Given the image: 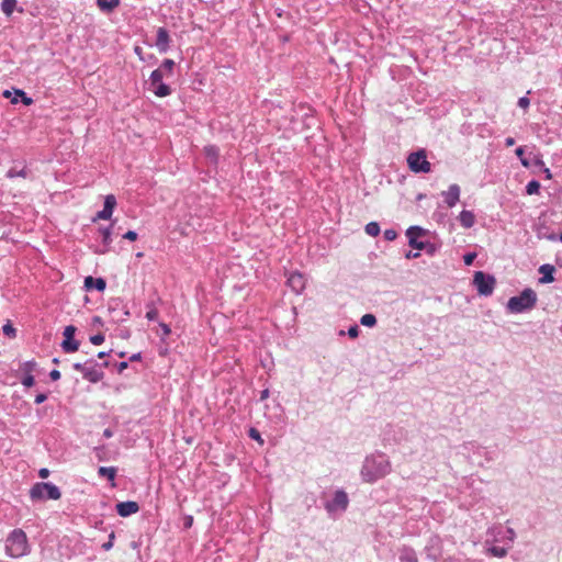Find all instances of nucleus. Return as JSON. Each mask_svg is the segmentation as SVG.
<instances>
[{"label":"nucleus","mask_w":562,"mask_h":562,"mask_svg":"<svg viewBox=\"0 0 562 562\" xmlns=\"http://www.w3.org/2000/svg\"><path fill=\"white\" fill-rule=\"evenodd\" d=\"M269 394H270L269 389H265V390H262V391L260 392V401H265V400H267V398L269 397Z\"/></svg>","instance_id":"58"},{"label":"nucleus","mask_w":562,"mask_h":562,"mask_svg":"<svg viewBox=\"0 0 562 562\" xmlns=\"http://www.w3.org/2000/svg\"><path fill=\"white\" fill-rule=\"evenodd\" d=\"M49 378H50L52 381H57V380L60 379V372L57 369H53L49 372Z\"/></svg>","instance_id":"53"},{"label":"nucleus","mask_w":562,"mask_h":562,"mask_svg":"<svg viewBox=\"0 0 562 562\" xmlns=\"http://www.w3.org/2000/svg\"><path fill=\"white\" fill-rule=\"evenodd\" d=\"M514 144H515V138H513V137H507V138L505 139V146H506V147H510V146H513Z\"/></svg>","instance_id":"60"},{"label":"nucleus","mask_w":562,"mask_h":562,"mask_svg":"<svg viewBox=\"0 0 562 562\" xmlns=\"http://www.w3.org/2000/svg\"><path fill=\"white\" fill-rule=\"evenodd\" d=\"M554 266L550 263H544L539 267V273L542 274V277L539 279V283L547 284L554 281Z\"/></svg>","instance_id":"19"},{"label":"nucleus","mask_w":562,"mask_h":562,"mask_svg":"<svg viewBox=\"0 0 562 562\" xmlns=\"http://www.w3.org/2000/svg\"><path fill=\"white\" fill-rule=\"evenodd\" d=\"M383 237L387 241H393L397 237V232L393 228L385 229L383 233Z\"/></svg>","instance_id":"42"},{"label":"nucleus","mask_w":562,"mask_h":562,"mask_svg":"<svg viewBox=\"0 0 562 562\" xmlns=\"http://www.w3.org/2000/svg\"><path fill=\"white\" fill-rule=\"evenodd\" d=\"M95 3L101 11L110 13L120 5V0H95Z\"/></svg>","instance_id":"24"},{"label":"nucleus","mask_w":562,"mask_h":562,"mask_svg":"<svg viewBox=\"0 0 562 562\" xmlns=\"http://www.w3.org/2000/svg\"><path fill=\"white\" fill-rule=\"evenodd\" d=\"M86 367H87V361H86V362H83V363H81V362H75V363L72 364L74 370L79 371V372H81L82 374L85 373Z\"/></svg>","instance_id":"51"},{"label":"nucleus","mask_w":562,"mask_h":562,"mask_svg":"<svg viewBox=\"0 0 562 562\" xmlns=\"http://www.w3.org/2000/svg\"><path fill=\"white\" fill-rule=\"evenodd\" d=\"M30 171L23 167L22 169L18 170L16 168H11L8 170L7 172V177L8 178H15V177H22V178H26L29 176Z\"/></svg>","instance_id":"30"},{"label":"nucleus","mask_w":562,"mask_h":562,"mask_svg":"<svg viewBox=\"0 0 562 562\" xmlns=\"http://www.w3.org/2000/svg\"><path fill=\"white\" fill-rule=\"evenodd\" d=\"M391 471L392 465L389 457L381 451H375L364 458L360 476L366 483H375L390 474Z\"/></svg>","instance_id":"1"},{"label":"nucleus","mask_w":562,"mask_h":562,"mask_svg":"<svg viewBox=\"0 0 562 562\" xmlns=\"http://www.w3.org/2000/svg\"><path fill=\"white\" fill-rule=\"evenodd\" d=\"M175 65L176 64L172 59L167 58V59H164V61L161 63L159 68H161L162 71L165 70L169 74H172Z\"/></svg>","instance_id":"36"},{"label":"nucleus","mask_w":562,"mask_h":562,"mask_svg":"<svg viewBox=\"0 0 562 562\" xmlns=\"http://www.w3.org/2000/svg\"><path fill=\"white\" fill-rule=\"evenodd\" d=\"M360 324L366 327H373L376 325V317L373 314H364L360 318Z\"/></svg>","instance_id":"29"},{"label":"nucleus","mask_w":562,"mask_h":562,"mask_svg":"<svg viewBox=\"0 0 562 562\" xmlns=\"http://www.w3.org/2000/svg\"><path fill=\"white\" fill-rule=\"evenodd\" d=\"M540 182L537 180H530L526 186V193L529 195L538 194L540 192Z\"/></svg>","instance_id":"32"},{"label":"nucleus","mask_w":562,"mask_h":562,"mask_svg":"<svg viewBox=\"0 0 562 562\" xmlns=\"http://www.w3.org/2000/svg\"><path fill=\"white\" fill-rule=\"evenodd\" d=\"M77 331V327L74 325H68L64 328V340L60 344V347L64 352L72 353L79 349L80 342L75 339V335Z\"/></svg>","instance_id":"10"},{"label":"nucleus","mask_w":562,"mask_h":562,"mask_svg":"<svg viewBox=\"0 0 562 562\" xmlns=\"http://www.w3.org/2000/svg\"><path fill=\"white\" fill-rule=\"evenodd\" d=\"M159 327L161 328L162 330V336H161V340H165V337L170 335L171 333V328L169 325H167L166 323H159Z\"/></svg>","instance_id":"47"},{"label":"nucleus","mask_w":562,"mask_h":562,"mask_svg":"<svg viewBox=\"0 0 562 562\" xmlns=\"http://www.w3.org/2000/svg\"><path fill=\"white\" fill-rule=\"evenodd\" d=\"M488 554L496 558H504L507 555V549L504 547L492 546L487 549Z\"/></svg>","instance_id":"28"},{"label":"nucleus","mask_w":562,"mask_h":562,"mask_svg":"<svg viewBox=\"0 0 562 562\" xmlns=\"http://www.w3.org/2000/svg\"><path fill=\"white\" fill-rule=\"evenodd\" d=\"M359 334H360V328H359V326H358V325H356V324H355V325H351V326L348 328L347 335H348L350 338L355 339V338H357V337L359 336Z\"/></svg>","instance_id":"44"},{"label":"nucleus","mask_w":562,"mask_h":562,"mask_svg":"<svg viewBox=\"0 0 562 562\" xmlns=\"http://www.w3.org/2000/svg\"><path fill=\"white\" fill-rule=\"evenodd\" d=\"M525 151H526L525 147L524 146H519V147L516 148L515 154L520 159V162H521L522 166L529 167V161L524 157Z\"/></svg>","instance_id":"37"},{"label":"nucleus","mask_w":562,"mask_h":562,"mask_svg":"<svg viewBox=\"0 0 562 562\" xmlns=\"http://www.w3.org/2000/svg\"><path fill=\"white\" fill-rule=\"evenodd\" d=\"M537 293L531 288L524 289L519 295L512 296L506 304L508 312L520 314L532 310L537 304Z\"/></svg>","instance_id":"2"},{"label":"nucleus","mask_w":562,"mask_h":562,"mask_svg":"<svg viewBox=\"0 0 562 562\" xmlns=\"http://www.w3.org/2000/svg\"><path fill=\"white\" fill-rule=\"evenodd\" d=\"M439 247L430 241H425L423 249L427 255L434 256L438 251Z\"/></svg>","instance_id":"34"},{"label":"nucleus","mask_w":562,"mask_h":562,"mask_svg":"<svg viewBox=\"0 0 562 562\" xmlns=\"http://www.w3.org/2000/svg\"><path fill=\"white\" fill-rule=\"evenodd\" d=\"M496 279L493 274L484 271H475L473 276V285L477 294L481 296H490L493 294Z\"/></svg>","instance_id":"5"},{"label":"nucleus","mask_w":562,"mask_h":562,"mask_svg":"<svg viewBox=\"0 0 562 562\" xmlns=\"http://www.w3.org/2000/svg\"><path fill=\"white\" fill-rule=\"evenodd\" d=\"M82 378L93 384L103 380L104 372L99 369V362L95 359L90 358L87 360V367Z\"/></svg>","instance_id":"12"},{"label":"nucleus","mask_w":562,"mask_h":562,"mask_svg":"<svg viewBox=\"0 0 562 562\" xmlns=\"http://www.w3.org/2000/svg\"><path fill=\"white\" fill-rule=\"evenodd\" d=\"M30 497L32 501H57L61 497V492L58 486L50 482H36L30 490Z\"/></svg>","instance_id":"4"},{"label":"nucleus","mask_w":562,"mask_h":562,"mask_svg":"<svg viewBox=\"0 0 562 562\" xmlns=\"http://www.w3.org/2000/svg\"><path fill=\"white\" fill-rule=\"evenodd\" d=\"M364 231L369 236L375 237L380 234V225L378 222H370L366 225Z\"/></svg>","instance_id":"31"},{"label":"nucleus","mask_w":562,"mask_h":562,"mask_svg":"<svg viewBox=\"0 0 562 562\" xmlns=\"http://www.w3.org/2000/svg\"><path fill=\"white\" fill-rule=\"evenodd\" d=\"M112 228L113 224L109 226H101L98 228V233L102 237V246L93 249L94 254L104 255L110 251L112 244Z\"/></svg>","instance_id":"13"},{"label":"nucleus","mask_w":562,"mask_h":562,"mask_svg":"<svg viewBox=\"0 0 562 562\" xmlns=\"http://www.w3.org/2000/svg\"><path fill=\"white\" fill-rule=\"evenodd\" d=\"M407 165L409 170L414 173H428L431 171V165L427 160L425 149H418L411 153L407 157Z\"/></svg>","instance_id":"7"},{"label":"nucleus","mask_w":562,"mask_h":562,"mask_svg":"<svg viewBox=\"0 0 562 562\" xmlns=\"http://www.w3.org/2000/svg\"><path fill=\"white\" fill-rule=\"evenodd\" d=\"M115 206H116V198L113 194H108L104 198V203H103L102 210L112 216Z\"/></svg>","instance_id":"26"},{"label":"nucleus","mask_w":562,"mask_h":562,"mask_svg":"<svg viewBox=\"0 0 562 562\" xmlns=\"http://www.w3.org/2000/svg\"><path fill=\"white\" fill-rule=\"evenodd\" d=\"M100 477H106L109 481H114L116 476V468L114 467H100L98 469Z\"/></svg>","instance_id":"25"},{"label":"nucleus","mask_w":562,"mask_h":562,"mask_svg":"<svg viewBox=\"0 0 562 562\" xmlns=\"http://www.w3.org/2000/svg\"><path fill=\"white\" fill-rule=\"evenodd\" d=\"M3 334L9 338H14L16 336V329L13 327L11 323H7L2 327Z\"/></svg>","instance_id":"35"},{"label":"nucleus","mask_w":562,"mask_h":562,"mask_svg":"<svg viewBox=\"0 0 562 562\" xmlns=\"http://www.w3.org/2000/svg\"><path fill=\"white\" fill-rule=\"evenodd\" d=\"M138 235L135 231H127L124 235H123V238L124 239H127L130 241H135L137 239Z\"/></svg>","instance_id":"49"},{"label":"nucleus","mask_w":562,"mask_h":562,"mask_svg":"<svg viewBox=\"0 0 562 562\" xmlns=\"http://www.w3.org/2000/svg\"><path fill=\"white\" fill-rule=\"evenodd\" d=\"M476 252L472 251V252H467L463 255V262L465 266H471L473 265L475 258H476Z\"/></svg>","instance_id":"43"},{"label":"nucleus","mask_w":562,"mask_h":562,"mask_svg":"<svg viewBox=\"0 0 562 562\" xmlns=\"http://www.w3.org/2000/svg\"><path fill=\"white\" fill-rule=\"evenodd\" d=\"M535 166L543 168L544 167V162H543L542 158L537 157L535 159Z\"/></svg>","instance_id":"61"},{"label":"nucleus","mask_w":562,"mask_h":562,"mask_svg":"<svg viewBox=\"0 0 562 562\" xmlns=\"http://www.w3.org/2000/svg\"><path fill=\"white\" fill-rule=\"evenodd\" d=\"M443 543L442 539L438 535H431L424 548V553L427 559L438 562L442 555Z\"/></svg>","instance_id":"9"},{"label":"nucleus","mask_w":562,"mask_h":562,"mask_svg":"<svg viewBox=\"0 0 562 562\" xmlns=\"http://www.w3.org/2000/svg\"><path fill=\"white\" fill-rule=\"evenodd\" d=\"M164 72L161 68H157L151 71L149 76V82L151 91L159 98H165L171 94V88L162 81Z\"/></svg>","instance_id":"8"},{"label":"nucleus","mask_w":562,"mask_h":562,"mask_svg":"<svg viewBox=\"0 0 562 562\" xmlns=\"http://www.w3.org/2000/svg\"><path fill=\"white\" fill-rule=\"evenodd\" d=\"M104 339H105V337H104V335H103V334H101V333L95 334V335H92V336H90V338H89L90 342H91L92 345H94V346H99V345L103 344V342H104Z\"/></svg>","instance_id":"41"},{"label":"nucleus","mask_w":562,"mask_h":562,"mask_svg":"<svg viewBox=\"0 0 562 562\" xmlns=\"http://www.w3.org/2000/svg\"><path fill=\"white\" fill-rule=\"evenodd\" d=\"M112 216L106 213L105 211L101 210L99 211L95 216L93 217V222L98 221V220H110Z\"/></svg>","instance_id":"46"},{"label":"nucleus","mask_w":562,"mask_h":562,"mask_svg":"<svg viewBox=\"0 0 562 562\" xmlns=\"http://www.w3.org/2000/svg\"><path fill=\"white\" fill-rule=\"evenodd\" d=\"M123 315H124V317H117V318H116V322H124V321L126 319V317H128V316L131 315V314H130V311H128V310H125V311L123 312Z\"/></svg>","instance_id":"62"},{"label":"nucleus","mask_w":562,"mask_h":562,"mask_svg":"<svg viewBox=\"0 0 562 562\" xmlns=\"http://www.w3.org/2000/svg\"><path fill=\"white\" fill-rule=\"evenodd\" d=\"M37 367V363L35 360H29L21 364V371L23 374H33V371H35Z\"/></svg>","instance_id":"33"},{"label":"nucleus","mask_w":562,"mask_h":562,"mask_svg":"<svg viewBox=\"0 0 562 562\" xmlns=\"http://www.w3.org/2000/svg\"><path fill=\"white\" fill-rule=\"evenodd\" d=\"M113 436V430L111 428H105L103 430V437L104 438H111Z\"/></svg>","instance_id":"59"},{"label":"nucleus","mask_w":562,"mask_h":562,"mask_svg":"<svg viewBox=\"0 0 562 562\" xmlns=\"http://www.w3.org/2000/svg\"><path fill=\"white\" fill-rule=\"evenodd\" d=\"M111 352H112V350H110V351H100L98 353V358L99 359H103V358L108 357Z\"/></svg>","instance_id":"64"},{"label":"nucleus","mask_w":562,"mask_h":562,"mask_svg":"<svg viewBox=\"0 0 562 562\" xmlns=\"http://www.w3.org/2000/svg\"><path fill=\"white\" fill-rule=\"evenodd\" d=\"M192 525H193V516H191V515L184 516V518H183V527H184V529L191 528Z\"/></svg>","instance_id":"50"},{"label":"nucleus","mask_w":562,"mask_h":562,"mask_svg":"<svg viewBox=\"0 0 562 562\" xmlns=\"http://www.w3.org/2000/svg\"><path fill=\"white\" fill-rule=\"evenodd\" d=\"M18 1L16 0H2L1 10L7 15L10 16L13 11L16 9Z\"/></svg>","instance_id":"27"},{"label":"nucleus","mask_w":562,"mask_h":562,"mask_svg":"<svg viewBox=\"0 0 562 562\" xmlns=\"http://www.w3.org/2000/svg\"><path fill=\"white\" fill-rule=\"evenodd\" d=\"M19 102H22L24 105H31L34 101L26 94L25 91L21 89H14V97L11 98V103L18 104Z\"/></svg>","instance_id":"23"},{"label":"nucleus","mask_w":562,"mask_h":562,"mask_svg":"<svg viewBox=\"0 0 562 562\" xmlns=\"http://www.w3.org/2000/svg\"><path fill=\"white\" fill-rule=\"evenodd\" d=\"M286 283L296 294H300L305 289V278L299 271L291 272Z\"/></svg>","instance_id":"16"},{"label":"nucleus","mask_w":562,"mask_h":562,"mask_svg":"<svg viewBox=\"0 0 562 562\" xmlns=\"http://www.w3.org/2000/svg\"><path fill=\"white\" fill-rule=\"evenodd\" d=\"M161 302V299L157 295H155L154 297H150L147 303H146V308H147V313H146V318L150 322H154L158 318V310L156 307V305L158 303Z\"/></svg>","instance_id":"20"},{"label":"nucleus","mask_w":562,"mask_h":562,"mask_svg":"<svg viewBox=\"0 0 562 562\" xmlns=\"http://www.w3.org/2000/svg\"><path fill=\"white\" fill-rule=\"evenodd\" d=\"M21 383L25 387H32L35 384V378L33 374H23V376L21 379Z\"/></svg>","instance_id":"39"},{"label":"nucleus","mask_w":562,"mask_h":562,"mask_svg":"<svg viewBox=\"0 0 562 562\" xmlns=\"http://www.w3.org/2000/svg\"><path fill=\"white\" fill-rule=\"evenodd\" d=\"M428 233L427 229L423 228L418 225L409 226L406 229V237L408 239V245L417 250H422L425 241L419 240V238L424 237Z\"/></svg>","instance_id":"11"},{"label":"nucleus","mask_w":562,"mask_h":562,"mask_svg":"<svg viewBox=\"0 0 562 562\" xmlns=\"http://www.w3.org/2000/svg\"><path fill=\"white\" fill-rule=\"evenodd\" d=\"M445 202L449 207H453L460 199V187L456 183L450 184L447 191L442 192Z\"/></svg>","instance_id":"18"},{"label":"nucleus","mask_w":562,"mask_h":562,"mask_svg":"<svg viewBox=\"0 0 562 562\" xmlns=\"http://www.w3.org/2000/svg\"><path fill=\"white\" fill-rule=\"evenodd\" d=\"M48 475H49V470L48 469H46V468L40 469L38 476L41 479H46V477H48Z\"/></svg>","instance_id":"55"},{"label":"nucleus","mask_w":562,"mask_h":562,"mask_svg":"<svg viewBox=\"0 0 562 562\" xmlns=\"http://www.w3.org/2000/svg\"><path fill=\"white\" fill-rule=\"evenodd\" d=\"M114 539H115V532L112 531L110 535H109V539L106 540V542H104L101 548L104 550V551H109L113 548V544H114Z\"/></svg>","instance_id":"40"},{"label":"nucleus","mask_w":562,"mask_h":562,"mask_svg":"<svg viewBox=\"0 0 562 562\" xmlns=\"http://www.w3.org/2000/svg\"><path fill=\"white\" fill-rule=\"evenodd\" d=\"M83 288L86 291L97 290L98 292H103L106 288V281L104 278H94L92 276H88L83 280Z\"/></svg>","instance_id":"17"},{"label":"nucleus","mask_w":562,"mask_h":562,"mask_svg":"<svg viewBox=\"0 0 562 562\" xmlns=\"http://www.w3.org/2000/svg\"><path fill=\"white\" fill-rule=\"evenodd\" d=\"M543 170V173L546 176V179H551L552 178V175H551V171L549 168H547L546 166L542 168Z\"/></svg>","instance_id":"63"},{"label":"nucleus","mask_w":562,"mask_h":562,"mask_svg":"<svg viewBox=\"0 0 562 562\" xmlns=\"http://www.w3.org/2000/svg\"><path fill=\"white\" fill-rule=\"evenodd\" d=\"M460 224L464 228H471L475 224V216L472 211L463 210L459 214Z\"/></svg>","instance_id":"22"},{"label":"nucleus","mask_w":562,"mask_h":562,"mask_svg":"<svg viewBox=\"0 0 562 562\" xmlns=\"http://www.w3.org/2000/svg\"><path fill=\"white\" fill-rule=\"evenodd\" d=\"M140 360H142V352L133 353L128 359L130 362H135V361H140Z\"/></svg>","instance_id":"57"},{"label":"nucleus","mask_w":562,"mask_h":562,"mask_svg":"<svg viewBox=\"0 0 562 562\" xmlns=\"http://www.w3.org/2000/svg\"><path fill=\"white\" fill-rule=\"evenodd\" d=\"M419 256H420L419 250H418V251H415V252H413L412 250H409V251H407V252L405 254V258H406V259H416V258H418Z\"/></svg>","instance_id":"54"},{"label":"nucleus","mask_w":562,"mask_h":562,"mask_svg":"<svg viewBox=\"0 0 562 562\" xmlns=\"http://www.w3.org/2000/svg\"><path fill=\"white\" fill-rule=\"evenodd\" d=\"M103 319L100 316L92 317V325L94 326H103Z\"/></svg>","instance_id":"56"},{"label":"nucleus","mask_w":562,"mask_h":562,"mask_svg":"<svg viewBox=\"0 0 562 562\" xmlns=\"http://www.w3.org/2000/svg\"><path fill=\"white\" fill-rule=\"evenodd\" d=\"M115 510L119 516L128 517L133 514H136L139 510V505L137 502L134 501L119 502L115 505Z\"/></svg>","instance_id":"15"},{"label":"nucleus","mask_w":562,"mask_h":562,"mask_svg":"<svg viewBox=\"0 0 562 562\" xmlns=\"http://www.w3.org/2000/svg\"><path fill=\"white\" fill-rule=\"evenodd\" d=\"M47 400V394L46 393H38L36 396H35V404L40 405L42 403H44L45 401Z\"/></svg>","instance_id":"52"},{"label":"nucleus","mask_w":562,"mask_h":562,"mask_svg":"<svg viewBox=\"0 0 562 562\" xmlns=\"http://www.w3.org/2000/svg\"><path fill=\"white\" fill-rule=\"evenodd\" d=\"M128 363H130V361L116 362L114 364V367L116 369V372L120 373V374L123 373V371L128 368Z\"/></svg>","instance_id":"45"},{"label":"nucleus","mask_w":562,"mask_h":562,"mask_svg":"<svg viewBox=\"0 0 562 562\" xmlns=\"http://www.w3.org/2000/svg\"><path fill=\"white\" fill-rule=\"evenodd\" d=\"M398 560L400 562H418L416 551L408 546H403L400 549Z\"/></svg>","instance_id":"21"},{"label":"nucleus","mask_w":562,"mask_h":562,"mask_svg":"<svg viewBox=\"0 0 562 562\" xmlns=\"http://www.w3.org/2000/svg\"><path fill=\"white\" fill-rule=\"evenodd\" d=\"M530 104V100L528 97H521L518 99L517 105L521 109H527Z\"/></svg>","instance_id":"48"},{"label":"nucleus","mask_w":562,"mask_h":562,"mask_svg":"<svg viewBox=\"0 0 562 562\" xmlns=\"http://www.w3.org/2000/svg\"><path fill=\"white\" fill-rule=\"evenodd\" d=\"M5 552L11 558H21L29 552L26 533L22 529L12 530L5 540Z\"/></svg>","instance_id":"3"},{"label":"nucleus","mask_w":562,"mask_h":562,"mask_svg":"<svg viewBox=\"0 0 562 562\" xmlns=\"http://www.w3.org/2000/svg\"><path fill=\"white\" fill-rule=\"evenodd\" d=\"M248 436L252 439V440H256L257 442H259L260 445H263V439L260 435V432L254 428V427H250L249 430H248Z\"/></svg>","instance_id":"38"},{"label":"nucleus","mask_w":562,"mask_h":562,"mask_svg":"<svg viewBox=\"0 0 562 562\" xmlns=\"http://www.w3.org/2000/svg\"><path fill=\"white\" fill-rule=\"evenodd\" d=\"M171 38L169 32L165 27H158L156 37V47L160 54H165L170 48Z\"/></svg>","instance_id":"14"},{"label":"nucleus","mask_w":562,"mask_h":562,"mask_svg":"<svg viewBox=\"0 0 562 562\" xmlns=\"http://www.w3.org/2000/svg\"><path fill=\"white\" fill-rule=\"evenodd\" d=\"M348 494L344 490H337L333 498L325 502L324 508L330 517H335L336 514L345 513L348 508Z\"/></svg>","instance_id":"6"}]
</instances>
